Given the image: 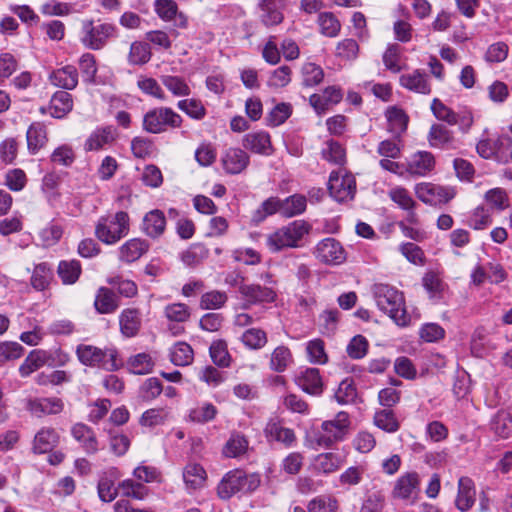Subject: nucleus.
I'll list each match as a JSON object with an SVG mask.
<instances>
[{
  "instance_id": "dca6fc26",
  "label": "nucleus",
  "mask_w": 512,
  "mask_h": 512,
  "mask_svg": "<svg viewBox=\"0 0 512 512\" xmlns=\"http://www.w3.org/2000/svg\"><path fill=\"white\" fill-rule=\"evenodd\" d=\"M476 498L474 482L469 477H461L458 481V492L455 499V506L461 512L469 511Z\"/></svg>"
},
{
  "instance_id": "6e6552de",
  "label": "nucleus",
  "mask_w": 512,
  "mask_h": 512,
  "mask_svg": "<svg viewBox=\"0 0 512 512\" xmlns=\"http://www.w3.org/2000/svg\"><path fill=\"white\" fill-rule=\"evenodd\" d=\"M328 190L337 202L352 200L356 192V181L352 174L340 175V171H332L329 176Z\"/></svg>"
},
{
  "instance_id": "09e8293b",
  "label": "nucleus",
  "mask_w": 512,
  "mask_h": 512,
  "mask_svg": "<svg viewBox=\"0 0 512 512\" xmlns=\"http://www.w3.org/2000/svg\"><path fill=\"white\" fill-rule=\"evenodd\" d=\"M308 512H337L338 501L330 495H320L309 501Z\"/></svg>"
},
{
  "instance_id": "aec40b11",
  "label": "nucleus",
  "mask_w": 512,
  "mask_h": 512,
  "mask_svg": "<svg viewBox=\"0 0 512 512\" xmlns=\"http://www.w3.org/2000/svg\"><path fill=\"white\" fill-rule=\"evenodd\" d=\"M222 164L227 173L239 174L248 166L249 156L240 148H229L222 158Z\"/></svg>"
},
{
  "instance_id": "3c124183",
  "label": "nucleus",
  "mask_w": 512,
  "mask_h": 512,
  "mask_svg": "<svg viewBox=\"0 0 512 512\" xmlns=\"http://www.w3.org/2000/svg\"><path fill=\"white\" fill-rule=\"evenodd\" d=\"M70 380L71 375L64 370H54L50 373L42 372L39 373L35 378L36 383L41 386H59L63 383L70 382Z\"/></svg>"
},
{
  "instance_id": "79ce46f5",
  "label": "nucleus",
  "mask_w": 512,
  "mask_h": 512,
  "mask_svg": "<svg viewBox=\"0 0 512 512\" xmlns=\"http://www.w3.org/2000/svg\"><path fill=\"white\" fill-rule=\"evenodd\" d=\"M374 424L388 433L398 431L400 423L391 409H382L375 412Z\"/></svg>"
},
{
  "instance_id": "5fc2aeb1",
  "label": "nucleus",
  "mask_w": 512,
  "mask_h": 512,
  "mask_svg": "<svg viewBox=\"0 0 512 512\" xmlns=\"http://www.w3.org/2000/svg\"><path fill=\"white\" fill-rule=\"evenodd\" d=\"M303 85L313 87L318 85L324 77L323 69L315 63H305L302 67Z\"/></svg>"
},
{
  "instance_id": "5701e85b",
  "label": "nucleus",
  "mask_w": 512,
  "mask_h": 512,
  "mask_svg": "<svg viewBox=\"0 0 512 512\" xmlns=\"http://www.w3.org/2000/svg\"><path fill=\"white\" fill-rule=\"evenodd\" d=\"M52 356L49 352L41 349L32 350L19 367L21 377H28L46 364H50Z\"/></svg>"
},
{
  "instance_id": "c03bdc74",
  "label": "nucleus",
  "mask_w": 512,
  "mask_h": 512,
  "mask_svg": "<svg viewBox=\"0 0 512 512\" xmlns=\"http://www.w3.org/2000/svg\"><path fill=\"white\" fill-rule=\"evenodd\" d=\"M193 349L185 343L179 342L170 351V360L176 366H187L193 361Z\"/></svg>"
},
{
  "instance_id": "a18cd8bd",
  "label": "nucleus",
  "mask_w": 512,
  "mask_h": 512,
  "mask_svg": "<svg viewBox=\"0 0 512 512\" xmlns=\"http://www.w3.org/2000/svg\"><path fill=\"white\" fill-rule=\"evenodd\" d=\"M429 142L433 147H444L450 145L453 140V133L442 124H434L431 126L428 136Z\"/></svg>"
},
{
  "instance_id": "f03ea898",
  "label": "nucleus",
  "mask_w": 512,
  "mask_h": 512,
  "mask_svg": "<svg viewBox=\"0 0 512 512\" xmlns=\"http://www.w3.org/2000/svg\"><path fill=\"white\" fill-rule=\"evenodd\" d=\"M311 226L304 220H295L277 229L266 238L268 249L273 252H280L287 248L302 247V239L308 235Z\"/></svg>"
},
{
  "instance_id": "0e129e2a",
  "label": "nucleus",
  "mask_w": 512,
  "mask_h": 512,
  "mask_svg": "<svg viewBox=\"0 0 512 512\" xmlns=\"http://www.w3.org/2000/svg\"><path fill=\"white\" fill-rule=\"evenodd\" d=\"M401 47L398 44H390L383 54L385 67L393 73H399L402 66L399 64Z\"/></svg>"
},
{
  "instance_id": "4d7b16f0",
  "label": "nucleus",
  "mask_w": 512,
  "mask_h": 512,
  "mask_svg": "<svg viewBox=\"0 0 512 512\" xmlns=\"http://www.w3.org/2000/svg\"><path fill=\"white\" fill-rule=\"evenodd\" d=\"M314 466L319 472L332 473L339 468L340 459L334 453H322L315 458Z\"/></svg>"
},
{
  "instance_id": "c85d7f7f",
  "label": "nucleus",
  "mask_w": 512,
  "mask_h": 512,
  "mask_svg": "<svg viewBox=\"0 0 512 512\" xmlns=\"http://www.w3.org/2000/svg\"><path fill=\"white\" fill-rule=\"evenodd\" d=\"M149 249V244L142 239L133 238L120 247L119 258L121 261L131 263L138 260Z\"/></svg>"
},
{
  "instance_id": "f704fd0d",
  "label": "nucleus",
  "mask_w": 512,
  "mask_h": 512,
  "mask_svg": "<svg viewBox=\"0 0 512 512\" xmlns=\"http://www.w3.org/2000/svg\"><path fill=\"white\" fill-rule=\"evenodd\" d=\"M266 436L285 445H291L295 441V434L292 429L283 427L280 422L270 420L265 427Z\"/></svg>"
},
{
  "instance_id": "2eb2a0df",
  "label": "nucleus",
  "mask_w": 512,
  "mask_h": 512,
  "mask_svg": "<svg viewBox=\"0 0 512 512\" xmlns=\"http://www.w3.org/2000/svg\"><path fill=\"white\" fill-rule=\"evenodd\" d=\"M296 384L307 394L319 396L324 384L317 368H307L296 377Z\"/></svg>"
},
{
  "instance_id": "473e14b6",
  "label": "nucleus",
  "mask_w": 512,
  "mask_h": 512,
  "mask_svg": "<svg viewBox=\"0 0 512 512\" xmlns=\"http://www.w3.org/2000/svg\"><path fill=\"white\" fill-rule=\"evenodd\" d=\"M386 118L388 121V131L395 138L399 139L407 129L408 116L402 109L393 106L387 109Z\"/></svg>"
},
{
  "instance_id": "f8f14e48",
  "label": "nucleus",
  "mask_w": 512,
  "mask_h": 512,
  "mask_svg": "<svg viewBox=\"0 0 512 512\" xmlns=\"http://www.w3.org/2000/svg\"><path fill=\"white\" fill-rule=\"evenodd\" d=\"M27 410L34 416L41 418L46 415H56L63 411L64 403L60 398H35L29 399Z\"/></svg>"
},
{
  "instance_id": "bf43d9fd",
  "label": "nucleus",
  "mask_w": 512,
  "mask_h": 512,
  "mask_svg": "<svg viewBox=\"0 0 512 512\" xmlns=\"http://www.w3.org/2000/svg\"><path fill=\"white\" fill-rule=\"evenodd\" d=\"M126 497H131L137 500H142L148 495V488L139 482L131 479L123 480L119 487Z\"/></svg>"
},
{
  "instance_id": "603ef678",
  "label": "nucleus",
  "mask_w": 512,
  "mask_h": 512,
  "mask_svg": "<svg viewBox=\"0 0 512 512\" xmlns=\"http://www.w3.org/2000/svg\"><path fill=\"white\" fill-rule=\"evenodd\" d=\"M485 201L494 209L502 211L509 207V196L503 188H492L484 195Z\"/></svg>"
},
{
  "instance_id": "f3484780",
  "label": "nucleus",
  "mask_w": 512,
  "mask_h": 512,
  "mask_svg": "<svg viewBox=\"0 0 512 512\" xmlns=\"http://www.w3.org/2000/svg\"><path fill=\"white\" fill-rule=\"evenodd\" d=\"M419 490V477L415 472L401 476L395 483L392 495L399 499H414Z\"/></svg>"
},
{
  "instance_id": "37998d69",
  "label": "nucleus",
  "mask_w": 512,
  "mask_h": 512,
  "mask_svg": "<svg viewBox=\"0 0 512 512\" xmlns=\"http://www.w3.org/2000/svg\"><path fill=\"white\" fill-rule=\"evenodd\" d=\"M281 206L282 205L280 198L270 197L266 199L256 211H254L252 220L258 224L264 221L268 216H271L275 213H279L282 215Z\"/></svg>"
},
{
  "instance_id": "6ab92c4d",
  "label": "nucleus",
  "mask_w": 512,
  "mask_h": 512,
  "mask_svg": "<svg viewBox=\"0 0 512 512\" xmlns=\"http://www.w3.org/2000/svg\"><path fill=\"white\" fill-rule=\"evenodd\" d=\"M242 145L245 149L256 154L270 155L272 153L270 135L264 131L246 134L242 140Z\"/></svg>"
},
{
  "instance_id": "2f4dec72",
  "label": "nucleus",
  "mask_w": 512,
  "mask_h": 512,
  "mask_svg": "<svg viewBox=\"0 0 512 512\" xmlns=\"http://www.w3.org/2000/svg\"><path fill=\"white\" fill-rule=\"evenodd\" d=\"M120 330L126 337L135 336L141 326V318L138 309H124L119 316Z\"/></svg>"
},
{
  "instance_id": "4468645a",
  "label": "nucleus",
  "mask_w": 512,
  "mask_h": 512,
  "mask_svg": "<svg viewBox=\"0 0 512 512\" xmlns=\"http://www.w3.org/2000/svg\"><path fill=\"white\" fill-rule=\"evenodd\" d=\"M343 94L341 89L336 86L327 87L322 94H312L309 98L310 105L315 109L317 114L326 113L331 106L342 100Z\"/></svg>"
},
{
  "instance_id": "a19ab883",
  "label": "nucleus",
  "mask_w": 512,
  "mask_h": 512,
  "mask_svg": "<svg viewBox=\"0 0 512 512\" xmlns=\"http://www.w3.org/2000/svg\"><path fill=\"white\" fill-rule=\"evenodd\" d=\"M52 279V269L47 263H40L34 267L31 276V285L34 289L43 291L48 288Z\"/></svg>"
},
{
  "instance_id": "0eeeda50",
  "label": "nucleus",
  "mask_w": 512,
  "mask_h": 512,
  "mask_svg": "<svg viewBox=\"0 0 512 512\" xmlns=\"http://www.w3.org/2000/svg\"><path fill=\"white\" fill-rule=\"evenodd\" d=\"M348 426V414L339 412L333 420L322 423L321 430L315 433V442L321 447L329 448L344 438Z\"/></svg>"
},
{
  "instance_id": "69168bd1",
  "label": "nucleus",
  "mask_w": 512,
  "mask_h": 512,
  "mask_svg": "<svg viewBox=\"0 0 512 512\" xmlns=\"http://www.w3.org/2000/svg\"><path fill=\"white\" fill-rule=\"evenodd\" d=\"M79 67L82 72L84 81L94 83L97 73L96 59L91 53H84L79 59Z\"/></svg>"
},
{
  "instance_id": "e2e57ef3",
  "label": "nucleus",
  "mask_w": 512,
  "mask_h": 512,
  "mask_svg": "<svg viewBox=\"0 0 512 512\" xmlns=\"http://www.w3.org/2000/svg\"><path fill=\"white\" fill-rule=\"evenodd\" d=\"M306 351L311 363L325 364L328 360L324 348V342L321 339H314L307 343Z\"/></svg>"
},
{
  "instance_id": "7ed1b4c3",
  "label": "nucleus",
  "mask_w": 512,
  "mask_h": 512,
  "mask_svg": "<svg viewBox=\"0 0 512 512\" xmlns=\"http://www.w3.org/2000/svg\"><path fill=\"white\" fill-rule=\"evenodd\" d=\"M261 483L260 475L257 473H246L243 470L235 469L227 472L217 487V494L223 500H228L237 493H251Z\"/></svg>"
},
{
  "instance_id": "9d476101",
  "label": "nucleus",
  "mask_w": 512,
  "mask_h": 512,
  "mask_svg": "<svg viewBox=\"0 0 512 512\" xmlns=\"http://www.w3.org/2000/svg\"><path fill=\"white\" fill-rule=\"evenodd\" d=\"M314 254L316 258L326 264H341L346 259L342 245L334 238H325L320 241Z\"/></svg>"
},
{
  "instance_id": "ea45409f",
  "label": "nucleus",
  "mask_w": 512,
  "mask_h": 512,
  "mask_svg": "<svg viewBox=\"0 0 512 512\" xmlns=\"http://www.w3.org/2000/svg\"><path fill=\"white\" fill-rule=\"evenodd\" d=\"M292 361L290 349L284 345L278 346L271 353L270 369L278 373L284 372Z\"/></svg>"
},
{
  "instance_id": "e433bc0d",
  "label": "nucleus",
  "mask_w": 512,
  "mask_h": 512,
  "mask_svg": "<svg viewBox=\"0 0 512 512\" xmlns=\"http://www.w3.org/2000/svg\"><path fill=\"white\" fill-rule=\"evenodd\" d=\"M282 216L291 218L302 214L306 210L307 200L304 195L294 194L281 199Z\"/></svg>"
},
{
  "instance_id": "7c9ffc66",
  "label": "nucleus",
  "mask_w": 512,
  "mask_h": 512,
  "mask_svg": "<svg viewBox=\"0 0 512 512\" xmlns=\"http://www.w3.org/2000/svg\"><path fill=\"white\" fill-rule=\"evenodd\" d=\"M73 108V99L67 91H57L50 100V114L54 118H63Z\"/></svg>"
},
{
  "instance_id": "338daca9",
  "label": "nucleus",
  "mask_w": 512,
  "mask_h": 512,
  "mask_svg": "<svg viewBox=\"0 0 512 512\" xmlns=\"http://www.w3.org/2000/svg\"><path fill=\"white\" fill-rule=\"evenodd\" d=\"M248 448V441L243 435L234 434L227 441L224 447V454L227 457H237L246 452Z\"/></svg>"
},
{
  "instance_id": "412c9836",
  "label": "nucleus",
  "mask_w": 512,
  "mask_h": 512,
  "mask_svg": "<svg viewBox=\"0 0 512 512\" xmlns=\"http://www.w3.org/2000/svg\"><path fill=\"white\" fill-rule=\"evenodd\" d=\"M259 8L261 10L260 18L265 26L278 25L284 19L283 0H262L259 3Z\"/></svg>"
},
{
  "instance_id": "1a4fd4ad",
  "label": "nucleus",
  "mask_w": 512,
  "mask_h": 512,
  "mask_svg": "<svg viewBox=\"0 0 512 512\" xmlns=\"http://www.w3.org/2000/svg\"><path fill=\"white\" fill-rule=\"evenodd\" d=\"M83 32V44L93 50H99L115 35L116 27L108 23L94 26L92 21H86L83 23Z\"/></svg>"
},
{
  "instance_id": "f257e3e1",
  "label": "nucleus",
  "mask_w": 512,
  "mask_h": 512,
  "mask_svg": "<svg viewBox=\"0 0 512 512\" xmlns=\"http://www.w3.org/2000/svg\"><path fill=\"white\" fill-rule=\"evenodd\" d=\"M373 294L378 308L399 326H407L410 316L407 313L402 292L388 284H375Z\"/></svg>"
},
{
  "instance_id": "39448f33",
  "label": "nucleus",
  "mask_w": 512,
  "mask_h": 512,
  "mask_svg": "<svg viewBox=\"0 0 512 512\" xmlns=\"http://www.w3.org/2000/svg\"><path fill=\"white\" fill-rule=\"evenodd\" d=\"M182 117L169 107H157L143 116L142 127L148 133L160 134L182 125Z\"/></svg>"
},
{
  "instance_id": "13d9d810",
  "label": "nucleus",
  "mask_w": 512,
  "mask_h": 512,
  "mask_svg": "<svg viewBox=\"0 0 512 512\" xmlns=\"http://www.w3.org/2000/svg\"><path fill=\"white\" fill-rule=\"evenodd\" d=\"M210 356L214 364L219 367H228L230 364V355L227 345L224 341H215L209 348Z\"/></svg>"
},
{
  "instance_id": "052dcab7",
  "label": "nucleus",
  "mask_w": 512,
  "mask_h": 512,
  "mask_svg": "<svg viewBox=\"0 0 512 512\" xmlns=\"http://www.w3.org/2000/svg\"><path fill=\"white\" fill-rule=\"evenodd\" d=\"M292 108L290 104H277L267 115V124L273 127L283 124L291 115Z\"/></svg>"
},
{
  "instance_id": "bb28decb",
  "label": "nucleus",
  "mask_w": 512,
  "mask_h": 512,
  "mask_svg": "<svg viewBox=\"0 0 512 512\" xmlns=\"http://www.w3.org/2000/svg\"><path fill=\"white\" fill-rule=\"evenodd\" d=\"M58 442L59 435L53 428H42L34 437L32 450L37 454L48 453Z\"/></svg>"
},
{
  "instance_id": "58836bf2",
  "label": "nucleus",
  "mask_w": 512,
  "mask_h": 512,
  "mask_svg": "<svg viewBox=\"0 0 512 512\" xmlns=\"http://www.w3.org/2000/svg\"><path fill=\"white\" fill-rule=\"evenodd\" d=\"M57 273L64 284H74L81 274V265L77 260L60 261Z\"/></svg>"
},
{
  "instance_id": "c756f323",
  "label": "nucleus",
  "mask_w": 512,
  "mask_h": 512,
  "mask_svg": "<svg viewBox=\"0 0 512 512\" xmlns=\"http://www.w3.org/2000/svg\"><path fill=\"white\" fill-rule=\"evenodd\" d=\"M435 165V160L430 152L420 151L414 154L408 162L407 170L412 175L424 176Z\"/></svg>"
},
{
  "instance_id": "680f3d73",
  "label": "nucleus",
  "mask_w": 512,
  "mask_h": 512,
  "mask_svg": "<svg viewBox=\"0 0 512 512\" xmlns=\"http://www.w3.org/2000/svg\"><path fill=\"white\" fill-rule=\"evenodd\" d=\"M228 300L225 292L210 291L202 295L200 300V307L205 310L219 309Z\"/></svg>"
},
{
  "instance_id": "de8ad7c7",
  "label": "nucleus",
  "mask_w": 512,
  "mask_h": 512,
  "mask_svg": "<svg viewBox=\"0 0 512 512\" xmlns=\"http://www.w3.org/2000/svg\"><path fill=\"white\" fill-rule=\"evenodd\" d=\"M320 32L327 37H336L341 29V24L332 12H322L318 15Z\"/></svg>"
},
{
  "instance_id": "cd10ccee",
  "label": "nucleus",
  "mask_w": 512,
  "mask_h": 512,
  "mask_svg": "<svg viewBox=\"0 0 512 512\" xmlns=\"http://www.w3.org/2000/svg\"><path fill=\"white\" fill-rule=\"evenodd\" d=\"M94 307L100 314H111L119 307L118 296L111 289L100 287L95 297Z\"/></svg>"
},
{
  "instance_id": "c9c22d12",
  "label": "nucleus",
  "mask_w": 512,
  "mask_h": 512,
  "mask_svg": "<svg viewBox=\"0 0 512 512\" xmlns=\"http://www.w3.org/2000/svg\"><path fill=\"white\" fill-rule=\"evenodd\" d=\"M26 138L29 151L36 153L47 142L45 125L41 122L32 123L27 130Z\"/></svg>"
},
{
  "instance_id": "8fccbe9b",
  "label": "nucleus",
  "mask_w": 512,
  "mask_h": 512,
  "mask_svg": "<svg viewBox=\"0 0 512 512\" xmlns=\"http://www.w3.org/2000/svg\"><path fill=\"white\" fill-rule=\"evenodd\" d=\"M241 340L248 348L258 350L266 345L267 335L261 329L249 328L242 334Z\"/></svg>"
},
{
  "instance_id": "9b49d317",
  "label": "nucleus",
  "mask_w": 512,
  "mask_h": 512,
  "mask_svg": "<svg viewBox=\"0 0 512 512\" xmlns=\"http://www.w3.org/2000/svg\"><path fill=\"white\" fill-rule=\"evenodd\" d=\"M512 146V139L509 136H501L495 141L481 140L478 142L476 149L478 154L489 159L496 157L499 161L507 162L508 159L503 156L504 150H509Z\"/></svg>"
},
{
  "instance_id": "774afa93",
  "label": "nucleus",
  "mask_w": 512,
  "mask_h": 512,
  "mask_svg": "<svg viewBox=\"0 0 512 512\" xmlns=\"http://www.w3.org/2000/svg\"><path fill=\"white\" fill-rule=\"evenodd\" d=\"M431 110L435 117L439 120L445 121L450 125L458 123V115L444 105L438 98H434L431 104Z\"/></svg>"
},
{
  "instance_id": "4be33fe9",
  "label": "nucleus",
  "mask_w": 512,
  "mask_h": 512,
  "mask_svg": "<svg viewBox=\"0 0 512 512\" xmlns=\"http://www.w3.org/2000/svg\"><path fill=\"white\" fill-rule=\"evenodd\" d=\"M73 438L81 444L87 454L98 451V441L94 431L84 423H76L71 428Z\"/></svg>"
},
{
  "instance_id": "393cba45",
  "label": "nucleus",
  "mask_w": 512,
  "mask_h": 512,
  "mask_svg": "<svg viewBox=\"0 0 512 512\" xmlns=\"http://www.w3.org/2000/svg\"><path fill=\"white\" fill-rule=\"evenodd\" d=\"M50 80L57 87L73 90L78 85V71L75 66L66 65L53 71Z\"/></svg>"
},
{
  "instance_id": "b1692460",
  "label": "nucleus",
  "mask_w": 512,
  "mask_h": 512,
  "mask_svg": "<svg viewBox=\"0 0 512 512\" xmlns=\"http://www.w3.org/2000/svg\"><path fill=\"white\" fill-rule=\"evenodd\" d=\"M166 227L165 215L161 210L155 209L148 212L142 223L143 232L151 237L157 238L164 233Z\"/></svg>"
},
{
  "instance_id": "a878e982",
  "label": "nucleus",
  "mask_w": 512,
  "mask_h": 512,
  "mask_svg": "<svg viewBox=\"0 0 512 512\" xmlns=\"http://www.w3.org/2000/svg\"><path fill=\"white\" fill-rule=\"evenodd\" d=\"M117 136L116 128L113 126H106L95 130L85 142L86 151H97L105 145L115 141Z\"/></svg>"
},
{
  "instance_id": "423d86ee",
  "label": "nucleus",
  "mask_w": 512,
  "mask_h": 512,
  "mask_svg": "<svg viewBox=\"0 0 512 512\" xmlns=\"http://www.w3.org/2000/svg\"><path fill=\"white\" fill-rule=\"evenodd\" d=\"M79 361L91 367H100L107 371L118 369L117 352L114 349L102 350L92 345L81 344L76 350Z\"/></svg>"
},
{
  "instance_id": "6e6d98bb",
  "label": "nucleus",
  "mask_w": 512,
  "mask_h": 512,
  "mask_svg": "<svg viewBox=\"0 0 512 512\" xmlns=\"http://www.w3.org/2000/svg\"><path fill=\"white\" fill-rule=\"evenodd\" d=\"M359 52V45L356 40L347 38L338 42L336 46V57L345 60L352 61L357 58Z\"/></svg>"
},
{
  "instance_id": "4c0bfd02",
  "label": "nucleus",
  "mask_w": 512,
  "mask_h": 512,
  "mask_svg": "<svg viewBox=\"0 0 512 512\" xmlns=\"http://www.w3.org/2000/svg\"><path fill=\"white\" fill-rule=\"evenodd\" d=\"M322 158L334 165L343 166L346 163V151L337 141L330 139L325 142L321 151Z\"/></svg>"
},
{
  "instance_id": "72a5a7b5",
  "label": "nucleus",
  "mask_w": 512,
  "mask_h": 512,
  "mask_svg": "<svg viewBox=\"0 0 512 512\" xmlns=\"http://www.w3.org/2000/svg\"><path fill=\"white\" fill-rule=\"evenodd\" d=\"M183 480L188 489H199L204 486L206 471L200 464L189 463L183 470Z\"/></svg>"
},
{
  "instance_id": "20e7f679",
  "label": "nucleus",
  "mask_w": 512,
  "mask_h": 512,
  "mask_svg": "<svg viewBox=\"0 0 512 512\" xmlns=\"http://www.w3.org/2000/svg\"><path fill=\"white\" fill-rule=\"evenodd\" d=\"M129 220V215L124 211L102 216L95 227V235L105 244H115L128 234Z\"/></svg>"
},
{
  "instance_id": "a211bd4d",
  "label": "nucleus",
  "mask_w": 512,
  "mask_h": 512,
  "mask_svg": "<svg viewBox=\"0 0 512 512\" xmlns=\"http://www.w3.org/2000/svg\"><path fill=\"white\" fill-rule=\"evenodd\" d=\"M400 85L409 91L428 95L431 93V85L428 76L420 69H415L412 73L403 74L399 79Z\"/></svg>"
},
{
  "instance_id": "864d4df0",
  "label": "nucleus",
  "mask_w": 512,
  "mask_h": 512,
  "mask_svg": "<svg viewBox=\"0 0 512 512\" xmlns=\"http://www.w3.org/2000/svg\"><path fill=\"white\" fill-rule=\"evenodd\" d=\"M336 401L340 404L354 403L357 397V390L352 379H344L338 386L334 395Z\"/></svg>"
},
{
  "instance_id": "ddd939ff",
  "label": "nucleus",
  "mask_w": 512,
  "mask_h": 512,
  "mask_svg": "<svg viewBox=\"0 0 512 512\" xmlns=\"http://www.w3.org/2000/svg\"><path fill=\"white\" fill-rule=\"evenodd\" d=\"M239 292L248 304L271 303L276 299V292L259 284H241Z\"/></svg>"
},
{
  "instance_id": "49530a36",
  "label": "nucleus",
  "mask_w": 512,
  "mask_h": 512,
  "mask_svg": "<svg viewBox=\"0 0 512 512\" xmlns=\"http://www.w3.org/2000/svg\"><path fill=\"white\" fill-rule=\"evenodd\" d=\"M151 50L148 43L135 41L130 46L128 61L132 65H143L151 59Z\"/></svg>"
}]
</instances>
